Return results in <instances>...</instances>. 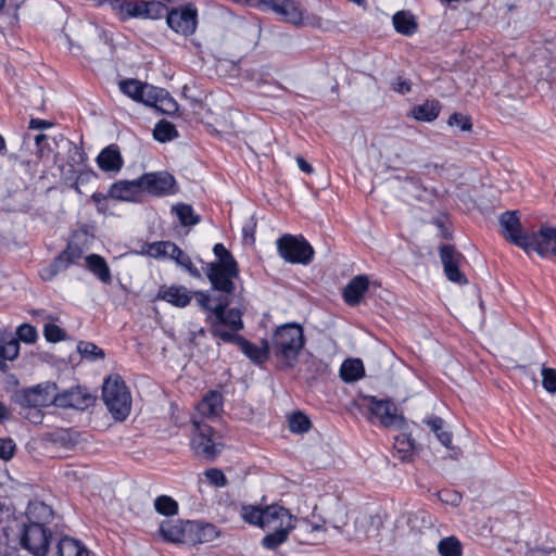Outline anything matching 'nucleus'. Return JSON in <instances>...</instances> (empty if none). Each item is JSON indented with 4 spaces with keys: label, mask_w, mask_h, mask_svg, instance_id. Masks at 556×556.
<instances>
[{
    "label": "nucleus",
    "mask_w": 556,
    "mask_h": 556,
    "mask_svg": "<svg viewBox=\"0 0 556 556\" xmlns=\"http://www.w3.org/2000/svg\"><path fill=\"white\" fill-rule=\"evenodd\" d=\"M216 301L214 314L206 315L205 323L213 337L232 343L235 340L228 338H239L237 332L243 329L242 313L239 308H228L227 296H217Z\"/></svg>",
    "instance_id": "f257e3e1"
},
{
    "label": "nucleus",
    "mask_w": 556,
    "mask_h": 556,
    "mask_svg": "<svg viewBox=\"0 0 556 556\" xmlns=\"http://www.w3.org/2000/svg\"><path fill=\"white\" fill-rule=\"evenodd\" d=\"M304 342L303 328L296 324H286L276 329L269 344L277 361L285 367L292 368Z\"/></svg>",
    "instance_id": "f03ea898"
},
{
    "label": "nucleus",
    "mask_w": 556,
    "mask_h": 556,
    "mask_svg": "<svg viewBox=\"0 0 556 556\" xmlns=\"http://www.w3.org/2000/svg\"><path fill=\"white\" fill-rule=\"evenodd\" d=\"M102 399L115 420L123 421L128 417L131 396L121 376L112 375L105 379L102 387Z\"/></svg>",
    "instance_id": "7ed1b4c3"
},
{
    "label": "nucleus",
    "mask_w": 556,
    "mask_h": 556,
    "mask_svg": "<svg viewBox=\"0 0 556 556\" xmlns=\"http://www.w3.org/2000/svg\"><path fill=\"white\" fill-rule=\"evenodd\" d=\"M190 446L197 456L212 462L220 454L224 443L211 426L193 420Z\"/></svg>",
    "instance_id": "20e7f679"
},
{
    "label": "nucleus",
    "mask_w": 556,
    "mask_h": 556,
    "mask_svg": "<svg viewBox=\"0 0 556 556\" xmlns=\"http://www.w3.org/2000/svg\"><path fill=\"white\" fill-rule=\"evenodd\" d=\"M17 538L21 547L33 556H47L52 532L48 527L17 521Z\"/></svg>",
    "instance_id": "39448f33"
},
{
    "label": "nucleus",
    "mask_w": 556,
    "mask_h": 556,
    "mask_svg": "<svg viewBox=\"0 0 556 556\" xmlns=\"http://www.w3.org/2000/svg\"><path fill=\"white\" fill-rule=\"evenodd\" d=\"M276 244L279 256L288 263L307 265L314 257L313 247L302 236L286 233Z\"/></svg>",
    "instance_id": "423d86ee"
},
{
    "label": "nucleus",
    "mask_w": 556,
    "mask_h": 556,
    "mask_svg": "<svg viewBox=\"0 0 556 556\" xmlns=\"http://www.w3.org/2000/svg\"><path fill=\"white\" fill-rule=\"evenodd\" d=\"M365 400L367 401L370 420L376 418L386 428H405L406 420L402 415L397 414V407L393 401L376 396H366Z\"/></svg>",
    "instance_id": "0eeeda50"
},
{
    "label": "nucleus",
    "mask_w": 556,
    "mask_h": 556,
    "mask_svg": "<svg viewBox=\"0 0 556 556\" xmlns=\"http://www.w3.org/2000/svg\"><path fill=\"white\" fill-rule=\"evenodd\" d=\"M205 274L212 288L223 293L220 296L229 298L235 292L233 279L239 276L238 264H206Z\"/></svg>",
    "instance_id": "6e6552de"
},
{
    "label": "nucleus",
    "mask_w": 556,
    "mask_h": 556,
    "mask_svg": "<svg viewBox=\"0 0 556 556\" xmlns=\"http://www.w3.org/2000/svg\"><path fill=\"white\" fill-rule=\"evenodd\" d=\"M142 193L152 197H166L177 192L175 177L166 170L146 173L140 176Z\"/></svg>",
    "instance_id": "1a4fd4ad"
},
{
    "label": "nucleus",
    "mask_w": 556,
    "mask_h": 556,
    "mask_svg": "<svg viewBox=\"0 0 556 556\" xmlns=\"http://www.w3.org/2000/svg\"><path fill=\"white\" fill-rule=\"evenodd\" d=\"M383 526V517L381 514L367 515L359 514L354 520V528L343 530V534L357 542L377 539Z\"/></svg>",
    "instance_id": "9d476101"
},
{
    "label": "nucleus",
    "mask_w": 556,
    "mask_h": 556,
    "mask_svg": "<svg viewBox=\"0 0 556 556\" xmlns=\"http://www.w3.org/2000/svg\"><path fill=\"white\" fill-rule=\"evenodd\" d=\"M523 251L527 254L535 252L545 258H556V227L544 225L538 231L530 233Z\"/></svg>",
    "instance_id": "9b49d317"
},
{
    "label": "nucleus",
    "mask_w": 556,
    "mask_h": 556,
    "mask_svg": "<svg viewBox=\"0 0 556 556\" xmlns=\"http://www.w3.org/2000/svg\"><path fill=\"white\" fill-rule=\"evenodd\" d=\"M167 25L177 34L192 35L198 24V11L192 3L185 8H174L167 13Z\"/></svg>",
    "instance_id": "f8f14e48"
},
{
    "label": "nucleus",
    "mask_w": 556,
    "mask_h": 556,
    "mask_svg": "<svg viewBox=\"0 0 556 556\" xmlns=\"http://www.w3.org/2000/svg\"><path fill=\"white\" fill-rule=\"evenodd\" d=\"M238 3L250 7L271 10L280 15L285 21L296 24L302 20V13L299 7L292 0H235Z\"/></svg>",
    "instance_id": "ddd939ff"
},
{
    "label": "nucleus",
    "mask_w": 556,
    "mask_h": 556,
    "mask_svg": "<svg viewBox=\"0 0 556 556\" xmlns=\"http://www.w3.org/2000/svg\"><path fill=\"white\" fill-rule=\"evenodd\" d=\"M502 236L510 243L525 250L530 233L522 230V226L516 211H507L500 216Z\"/></svg>",
    "instance_id": "4468645a"
},
{
    "label": "nucleus",
    "mask_w": 556,
    "mask_h": 556,
    "mask_svg": "<svg viewBox=\"0 0 556 556\" xmlns=\"http://www.w3.org/2000/svg\"><path fill=\"white\" fill-rule=\"evenodd\" d=\"M58 387L53 382L38 384L24 391L21 396V404L29 407H46L56 403L55 391Z\"/></svg>",
    "instance_id": "2eb2a0df"
},
{
    "label": "nucleus",
    "mask_w": 556,
    "mask_h": 556,
    "mask_svg": "<svg viewBox=\"0 0 556 556\" xmlns=\"http://www.w3.org/2000/svg\"><path fill=\"white\" fill-rule=\"evenodd\" d=\"M440 257L443 264L445 276L452 282L459 285H466L467 278L459 270V264L464 260V256L455 250L452 245H442L440 248Z\"/></svg>",
    "instance_id": "dca6fc26"
},
{
    "label": "nucleus",
    "mask_w": 556,
    "mask_h": 556,
    "mask_svg": "<svg viewBox=\"0 0 556 556\" xmlns=\"http://www.w3.org/2000/svg\"><path fill=\"white\" fill-rule=\"evenodd\" d=\"M56 403L55 406L62 408L86 409L94 402V397L80 387L64 390L63 392L55 391Z\"/></svg>",
    "instance_id": "f3484780"
},
{
    "label": "nucleus",
    "mask_w": 556,
    "mask_h": 556,
    "mask_svg": "<svg viewBox=\"0 0 556 556\" xmlns=\"http://www.w3.org/2000/svg\"><path fill=\"white\" fill-rule=\"evenodd\" d=\"M296 518L290 514V511L277 504L267 505L264 507L263 529H279L281 527L295 528L294 522Z\"/></svg>",
    "instance_id": "a211bd4d"
},
{
    "label": "nucleus",
    "mask_w": 556,
    "mask_h": 556,
    "mask_svg": "<svg viewBox=\"0 0 556 556\" xmlns=\"http://www.w3.org/2000/svg\"><path fill=\"white\" fill-rule=\"evenodd\" d=\"M53 510L49 505L40 501H34L29 502L25 515L18 522L47 527L53 520Z\"/></svg>",
    "instance_id": "6ab92c4d"
},
{
    "label": "nucleus",
    "mask_w": 556,
    "mask_h": 556,
    "mask_svg": "<svg viewBox=\"0 0 556 556\" xmlns=\"http://www.w3.org/2000/svg\"><path fill=\"white\" fill-rule=\"evenodd\" d=\"M142 193L140 177L134 180H119L114 182L109 190V197L122 200L136 202Z\"/></svg>",
    "instance_id": "aec40b11"
},
{
    "label": "nucleus",
    "mask_w": 556,
    "mask_h": 556,
    "mask_svg": "<svg viewBox=\"0 0 556 556\" xmlns=\"http://www.w3.org/2000/svg\"><path fill=\"white\" fill-rule=\"evenodd\" d=\"M96 162L101 170L113 174H117L124 165V160L116 144L102 149Z\"/></svg>",
    "instance_id": "412c9836"
},
{
    "label": "nucleus",
    "mask_w": 556,
    "mask_h": 556,
    "mask_svg": "<svg viewBox=\"0 0 556 556\" xmlns=\"http://www.w3.org/2000/svg\"><path fill=\"white\" fill-rule=\"evenodd\" d=\"M235 340L232 343L239 345L241 351L255 364H263L269 356L270 344L267 340L262 341V346H257L254 343L248 341L242 336L239 338H229Z\"/></svg>",
    "instance_id": "4be33fe9"
},
{
    "label": "nucleus",
    "mask_w": 556,
    "mask_h": 556,
    "mask_svg": "<svg viewBox=\"0 0 556 556\" xmlns=\"http://www.w3.org/2000/svg\"><path fill=\"white\" fill-rule=\"evenodd\" d=\"M369 286L368 278L364 275H359L350 280V282L343 289V299L350 306L359 304L364 293L367 291Z\"/></svg>",
    "instance_id": "5701e85b"
},
{
    "label": "nucleus",
    "mask_w": 556,
    "mask_h": 556,
    "mask_svg": "<svg viewBox=\"0 0 556 556\" xmlns=\"http://www.w3.org/2000/svg\"><path fill=\"white\" fill-rule=\"evenodd\" d=\"M157 298L177 307H185L191 302V292L184 286L161 287Z\"/></svg>",
    "instance_id": "b1692460"
},
{
    "label": "nucleus",
    "mask_w": 556,
    "mask_h": 556,
    "mask_svg": "<svg viewBox=\"0 0 556 556\" xmlns=\"http://www.w3.org/2000/svg\"><path fill=\"white\" fill-rule=\"evenodd\" d=\"M51 556H90V551L80 541L65 535L56 542Z\"/></svg>",
    "instance_id": "393cba45"
},
{
    "label": "nucleus",
    "mask_w": 556,
    "mask_h": 556,
    "mask_svg": "<svg viewBox=\"0 0 556 556\" xmlns=\"http://www.w3.org/2000/svg\"><path fill=\"white\" fill-rule=\"evenodd\" d=\"M223 396L217 391H210L197 405V410L202 417H215L222 412Z\"/></svg>",
    "instance_id": "a878e982"
},
{
    "label": "nucleus",
    "mask_w": 556,
    "mask_h": 556,
    "mask_svg": "<svg viewBox=\"0 0 556 556\" xmlns=\"http://www.w3.org/2000/svg\"><path fill=\"white\" fill-rule=\"evenodd\" d=\"M87 268L103 283L109 285L112 281V275L104 257L98 254H90L86 257Z\"/></svg>",
    "instance_id": "bb28decb"
},
{
    "label": "nucleus",
    "mask_w": 556,
    "mask_h": 556,
    "mask_svg": "<svg viewBox=\"0 0 556 556\" xmlns=\"http://www.w3.org/2000/svg\"><path fill=\"white\" fill-rule=\"evenodd\" d=\"M187 531L194 534V543H207L218 535L216 527L212 523H203L199 521L188 522Z\"/></svg>",
    "instance_id": "cd10ccee"
},
{
    "label": "nucleus",
    "mask_w": 556,
    "mask_h": 556,
    "mask_svg": "<svg viewBox=\"0 0 556 556\" xmlns=\"http://www.w3.org/2000/svg\"><path fill=\"white\" fill-rule=\"evenodd\" d=\"M441 104L437 100H428L422 104L415 106L412 110V114L415 119L422 122L434 121L440 113Z\"/></svg>",
    "instance_id": "c85d7f7f"
},
{
    "label": "nucleus",
    "mask_w": 556,
    "mask_h": 556,
    "mask_svg": "<svg viewBox=\"0 0 556 556\" xmlns=\"http://www.w3.org/2000/svg\"><path fill=\"white\" fill-rule=\"evenodd\" d=\"M392 22L395 30L402 35L412 36L417 30L415 17L406 11L396 12Z\"/></svg>",
    "instance_id": "c756f323"
},
{
    "label": "nucleus",
    "mask_w": 556,
    "mask_h": 556,
    "mask_svg": "<svg viewBox=\"0 0 556 556\" xmlns=\"http://www.w3.org/2000/svg\"><path fill=\"white\" fill-rule=\"evenodd\" d=\"M364 376V366L361 359H346L340 368V377L345 382H353Z\"/></svg>",
    "instance_id": "7c9ffc66"
},
{
    "label": "nucleus",
    "mask_w": 556,
    "mask_h": 556,
    "mask_svg": "<svg viewBox=\"0 0 556 556\" xmlns=\"http://www.w3.org/2000/svg\"><path fill=\"white\" fill-rule=\"evenodd\" d=\"M425 422L444 446H451L452 433L445 430V422L441 417L431 416L428 419H426Z\"/></svg>",
    "instance_id": "2f4dec72"
},
{
    "label": "nucleus",
    "mask_w": 556,
    "mask_h": 556,
    "mask_svg": "<svg viewBox=\"0 0 556 556\" xmlns=\"http://www.w3.org/2000/svg\"><path fill=\"white\" fill-rule=\"evenodd\" d=\"M293 528L286 527H281L279 529H270V532H268L262 540L263 547L270 551L276 549L288 540L289 532Z\"/></svg>",
    "instance_id": "473e14b6"
},
{
    "label": "nucleus",
    "mask_w": 556,
    "mask_h": 556,
    "mask_svg": "<svg viewBox=\"0 0 556 556\" xmlns=\"http://www.w3.org/2000/svg\"><path fill=\"white\" fill-rule=\"evenodd\" d=\"M72 263L61 252L48 266L40 270L43 280H52L59 273L66 270Z\"/></svg>",
    "instance_id": "72a5a7b5"
},
{
    "label": "nucleus",
    "mask_w": 556,
    "mask_h": 556,
    "mask_svg": "<svg viewBox=\"0 0 556 556\" xmlns=\"http://www.w3.org/2000/svg\"><path fill=\"white\" fill-rule=\"evenodd\" d=\"M182 226L189 227L200 223L201 218L194 213L193 208L189 204L180 203L172 207Z\"/></svg>",
    "instance_id": "f704fd0d"
},
{
    "label": "nucleus",
    "mask_w": 556,
    "mask_h": 556,
    "mask_svg": "<svg viewBox=\"0 0 556 556\" xmlns=\"http://www.w3.org/2000/svg\"><path fill=\"white\" fill-rule=\"evenodd\" d=\"M147 1H126L119 7L122 20L131 17L146 18Z\"/></svg>",
    "instance_id": "c9c22d12"
},
{
    "label": "nucleus",
    "mask_w": 556,
    "mask_h": 556,
    "mask_svg": "<svg viewBox=\"0 0 556 556\" xmlns=\"http://www.w3.org/2000/svg\"><path fill=\"white\" fill-rule=\"evenodd\" d=\"M178 136V131L174 124L165 119L160 121L153 129V137L160 142L170 141Z\"/></svg>",
    "instance_id": "e433bc0d"
},
{
    "label": "nucleus",
    "mask_w": 556,
    "mask_h": 556,
    "mask_svg": "<svg viewBox=\"0 0 556 556\" xmlns=\"http://www.w3.org/2000/svg\"><path fill=\"white\" fill-rule=\"evenodd\" d=\"M20 343L16 339H12L5 344L0 345V370L7 371V361H13L18 356Z\"/></svg>",
    "instance_id": "4c0bfd02"
},
{
    "label": "nucleus",
    "mask_w": 556,
    "mask_h": 556,
    "mask_svg": "<svg viewBox=\"0 0 556 556\" xmlns=\"http://www.w3.org/2000/svg\"><path fill=\"white\" fill-rule=\"evenodd\" d=\"M438 552L441 556H462L463 547L457 538L447 536L439 542Z\"/></svg>",
    "instance_id": "58836bf2"
},
{
    "label": "nucleus",
    "mask_w": 556,
    "mask_h": 556,
    "mask_svg": "<svg viewBox=\"0 0 556 556\" xmlns=\"http://www.w3.org/2000/svg\"><path fill=\"white\" fill-rule=\"evenodd\" d=\"M181 526L172 525L169 521L162 522L160 526V532L162 536L169 542H184L185 541V531Z\"/></svg>",
    "instance_id": "ea45409f"
},
{
    "label": "nucleus",
    "mask_w": 556,
    "mask_h": 556,
    "mask_svg": "<svg viewBox=\"0 0 556 556\" xmlns=\"http://www.w3.org/2000/svg\"><path fill=\"white\" fill-rule=\"evenodd\" d=\"M176 244L169 241H157L148 244L146 253L154 258H159L162 256H172L173 252L176 250Z\"/></svg>",
    "instance_id": "a19ab883"
},
{
    "label": "nucleus",
    "mask_w": 556,
    "mask_h": 556,
    "mask_svg": "<svg viewBox=\"0 0 556 556\" xmlns=\"http://www.w3.org/2000/svg\"><path fill=\"white\" fill-rule=\"evenodd\" d=\"M119 89L123 93L131 98L132 100L140 102L144 83L137 79H124L119 81Z\"/></svg>",
    "instance_id": "79ce46f5"
},
{
    "label": "nucleus",
    "mask_w": 556,
    "mask_h": 556,
    "mask_svg": "<svg viewBox=\"0 0 556 556\" xmlns=\"http://www.w3.org/2000/svg\"><path fill=\"white\" fill-rule=\"evenodd\" d=\"M72 176L65 177V181L70 184L72 188H74L78 193H81L79 186L89 182L92 178L97 177L96 172L92 169H84L80 172H76L75 169H70Z\"/></svg>",
    "instance_id": "37998d69"
},
{
    "label": "nucleus",
    "mask_w": 556,
    "mask_h": 556,
    "mask_svg": "<svg viewBox=\"0 0 556 556\" xmlns=\"http://www.w3.org/2000/svg\"><path fill=\"white\" fill-rule=\"evenodd\" d=\"M49 440L61 447L71 448L76 444V439L73 437V433L68 429H56L55 431L49 433Z\"/></svg>",
    "instance_id": "c03bdc74"
},
{
    "label": "nucleus",
    "mask_w": 556,
    "mask_h": 556,
    "mask_svg": "<svg viewBox=\"0 0 556 556\" xmlns=\"http://www.w3.org/2000/svg\"><path fill=\"white\" fill-rule=\"evenodd\" d=\"M77 351L83 358L89 361L102 359L105 356L102 349L97 344L87 341H79L77 344Z\"/></svg>",
    "instance_id": "a18cd8bd"
},
{
    "label": "nucleus",
    "mask_w": 556,
    "mask_h": 556,
    "mask_svg": "<svg viewBox=\"0 0 556 556\" xmlns=\"http://www.w3.org/2000/svg\"><path fill=\"white\" fill-rule=\"evenodd\" d=\"M155 510L164 516H174L178 513L177 502L167 495H160L154 501Z\"/></svg>",
    "instance_id": "49530a36"
},
{
    "label": "nucleus",
    "mask_w": 556,
    "mask_h": 556,
    "mask_svg": "<svg viewBox=\"0 0 556 556\" xmlns=\"http://www.w3.org/2000/svg\"><path fill=\"white\" fill-rule=\"evenodd\" d=\"M289 428L293 433H305L311 428V420L301 412L294 413L289 419Z\"/></svg>",
    "instance_id": "de8ad7c7"
},
{
    "label": "nucleus",
    "mask_w": 556,
    "mask_h": 556,
    "mask_svg": "<svg viewBox=\"0 0 556 556\" xmlns=\"http://www.w3.org/2000/svg\"><path fill=\"white\" fill-rule=\"evenodd\" d=\"M154 108L163 114L173 115L178 111L179 106L169 92L163 89V94H160L159 101Z\"/></svg>",
    "instance_id": "09e8293b"
},
{
    "label": "nucleus",
    "mask_w": 556,
    "mask_h": 556,
    "mask_svg": "<svg viewBox=\"0 0 556 556\" xmlns=\"http://www.w3.org/2000/svg\"><path fill=\"white\" fill-rule=\"evenodd\" d=\"M175 250L176 251L173 252V255L170 256V258L175 260L178 265H180L184 268H186L191 276H193L195 278H199L201 276L200 271L192 264L191 258L189 257V255L186 254L178 245H176Z\"/></svg>",
    "instance_id": "8fccbe9b"
},
{
    "label": "nucleus",
    "mask_w": 556,
    "mask_h": 556,
    "mask_svg": "<svg viewBox=\"0 0 556 556\" xmlns=\"http://www.w3.org/2000/svg\"><path fill=\"white\" fill-rule=\"evenodd\" d=\"M21 189L15 177H4L0 180V199L5 200L13 198Z\"/></svg>",
    "instance_id": "3c124183"
},
{
    "label": "nucleus",
    "mask_w": 556,
    "mask_h": 556,
    "mask_svg": "<svg viewBox=\"0 0 556 556\" xmlns=\"http://www.w3.org/2000/svg\"><path fill=\"white\" fill-rule=\"evenodd\" d=\"M264 508L258 506H243L241 516L248 523L262 527Z\"/></svg>",
    "instance_id": "603ef678"
},
{
    "label": "nucleus",
    "mask_w": 556,
    "mask_h": 556,
    "mask_svg": "<svg viewBox=\"0 0 556 556\" xmlns=\"http://www.w3.org/2000/svg\"><path fill=\"white\" fill-rule=\"evenodd\" d=\"M160 94H163V88L144 84L140 102L149 106H155Z\"/></svg>",
    "instance_id": "864d4df0"
},
{
    "label": "nucleus",
    "mask_w": 556,
    "mask_h": 556,
    "mask_svg": "<svg viewBox=\"0 0 556 556\" xmlns=\"http://www.w3.org/2000/svg\"><path fill=\"white\" fill-rule=\"evenodd\" d=\"M17 341H22L27 344H33L38 339L37 329L30 324H22L16 329Z\"/></svg>",
    "instance_id": "5fc2aeb1"
},
{
    "label": "nucleus",
    "mask_w": 556,
    "mask_h": 556,
    "mask_svg": "<svg viewBox=\"0 0 556 556\" xmlns=\"http://www.w3.org/2000/svg\"><path fill=\"white\" fill-rule=\"evenodd\" d=\"M146 18L157 20L166 15L170 11L166 4L160 1H147Z\"/></svg>",
    "instance_id": "6e6d98bb"
},
{
    "label": "nucleus",
    "mask_w": 556,
    "mask_h": 556,
    "mask_svg": "<svg viewBox=\"0 0 556 556\" xmlns=\"http://www.w3.org/2000/svg\"><path fill=\"white\" fill-rule=\"evenodd\" d=\"M213 252L217 258L216 262H212L211 264H223V265H232L238 264L232 254L225 248L223 243H216L213 248Z\"/></svg>",
    "instance_id": "4d7b16f0"
},
{
    "label": "nucleus",
    "mask_w": 556,
    "mask_h": 556,
    "mask_svg": "<svg viewBox=\"0 0 556 556\" xmlns=\"http://www.w3.org/2000/svg\"><path fill=\"white\" fill-rule=\"evenodd\" d=\"M43 336L48 342H60L65 339L66 332L55 324L48 323L43 327Z\"/></svg>",
    "instance_id": "13d9d810"
},
{
    "label": "nucleus",
    "mask_w": 556,
    "mask_h": 556,
    "mask_svg": "<svg viewBox=\"0 0 556 556\" xmlns=\"http://www.w3.org/2000/svg\"><path fill=\"white\" fill-rule=\"evenodd\" d=\"M195 300L200 307L208 314H214V308L217 298H212L210 294L203 291L194 292Z\"/></svg>",
    "instance_id": "bf43d9fd"
},
{
    "label": "nucleus",
    "mask_w": 556,
    "mask_h": 556,
    "mask_svg": "<svg viewBox=\"0 0 556 556\" xmlns=\"http://www.w3.org/2000/svg\"><path fill=\"white\" fill-rule=\"evenodd\" d=\"M16 444L11 438H0V458L10 460L15 453Z\"/></svg>",
    "instance_id": "052dcab7"
},
{
    "label": "nucleus",
    "mask_w": 556,
    "mask_h": 556,
    "mask_svg": "<svg viewBox=\"0 0 556 556\" xmlns=\"http://www.w3.org/2000/svg\"><path fill=\"white\" fill-rule=\"evenodd\" d=\"M204 476L206 479L212 483L213 485L217 488L225 486L227 484V478L224 475V472L217 468H210L206 469L204 472Z\"/></svg>",
    "instance_id": "680f3d73"
},
{
    "label": "nucleus",
    "mask_w": 556,
    "mask_h": 556,
    "mask_svg": "<svg viewBox=\"0 0 556 556\" xmlns=\"http://www.w3.org/2000/svg\"><path fill=\"white\" fill-rule=\"evenodd\" d=\"M415 442L412 438L404 434L395 439V447L400 453H403L402 459H406L407 455L414 450Z\"/></svg>",
    "instance_id": "e2e57ef3"
},
{
    "label": "nucleus",
    "mask_w": 556,
    "mask_h": 556,
    "mask_svg": "<svg viewBox=\"0 0 556 556\" xmlns=\"http://www.w3.org/2000/svg\"><path fill=\"white\" fill-rule=\"evenodd\" d=\"M543 377V387L549 393L556 392V370L553 368H543L542 369Z\"/></svg>",
    "instance_id": "0e129e2a"
},
{
    "label": "nucleus",
    "mask_w": 556,
    "mask_h": 556,
    "mask_svg": "<svg viewBox=\"0 0 556 556\" xmlns=\"http://www.w3.org/2000/svg\"><path fill=\"white\" fill-rule=\"evenodd\" d=\"M447 124L450 126H457L463 131H468L472 127L470 118L468 116H465V115L460 114V113H453L448 117Z\"/></svg>",
    "instance_id": "69168bd1"
},
{
    "label": "nucleus",
    "mask_w": 556,
    "mask_h": 556,
    "mask_svg": "<svg viewBox=\"0 0 556 556\" xmlns=\"http://www.w3.org/2000/svg\"><path fill=\"white\" fill-rule=\"evenodd\" d=\"M87 160V155L83 148L74 146L70 150L68 155V165L71 166V169H74V165H80L84 164Z\"/></svg>",
    "instance_id": "338daca9"
},
{
    "label": "nucleus",
    "mask_w": 556,
    "mask_h": 556,
    "mask_svg": "<svg viewBox=\"0 0 556 556\" xmlns=\"http://www.w3.org/2000/svg\"><path fill=\"white\" fill-rule=\"evenodd\" d=\"M63 255L70 261V263L75 264L83 256V249L77 243L70 242L65 250L62 252Z\"/></svg>",
    "instance_id": "774afa93"
}]
</instances>
